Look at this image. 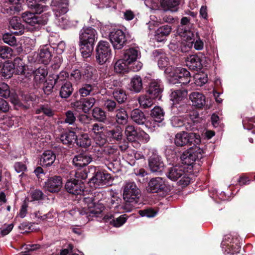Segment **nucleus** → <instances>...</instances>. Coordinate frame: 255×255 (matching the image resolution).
<instances>
[{"mask_svg": "<svg viewBox=\"0 0 255 255\" xmlns=\"http://www.w3.org/2000/svg\"><path fill=\"white\" fill-rule=\"evenodd\" d=\"M96 102V100L93 97L85 98L79 101H77L71 103V106L76 111H82L84 113H87L93 107Z\"/></svg>", "mask_w": 255, "mask_h": 255, "instance_id": "obj_14", "label": "nucleus"}, {"mask_svg": "<svg viewBox=\"0 0 255 255\" xmlns=\"http://www.w3.org/2000/svg\"><path fill=\"white\" fill-rule=\"evenodd\" d=\"M82 174V172L78 171L75 173V176L76 178H81L82 179L86 178V175L83 173L80 177V174ZM65 188L67 192L74 195H79L83 193L84 191V184L78 179H74L68 181L65 185Z\"/></svg>", "mask_w": 255, "mask_h": 255, "instance_id": "obj_9", "label": "nucleus"}, {"mask_svg": "<svg viewBox=\"0 0 255 255\" xmlns=\"http://www.w3.org/2000/svg\"><path fill=\"white\" fill-rule=\"evenodd\" d=\"M56 17L55 23L62 28L69 27L71 25L70 21L67 18V16L65 14H61V16Z\"/></svg>", "mask_w": 255, "mask_h": 255, "instance_id": "obj_47", "label": "nucleus"}, {"mask_svg": "<svg viewBox=\"0 0 255 255\" xmlns=\"http://www.w3.org/2000/svg\"><path fill=\"white\" fill-rule=\"evenodd\" d=\"M129 65L123 58L120 59L115 63L114 70L117 73H124L128 71Z\"/></svg>", "mask_w": 255, "mask_h": 255, "instance_id": "obj_36", "label": "nucleus"}, {"mask_svg": "<svg viewBox=\"0 0 255 255\" xmlns=\"http://www.w3.org/2000/svg\"><path fill=\"white\" fill-rule=\"evenodd\" d=\"M91 160V156L84 153L75 156L73 159V163L77 167H82L87 165Z\"/></svg>", "mask_w": 255, "mask_h": 255, "instance_id": "obj_24", "label": "nucleus"}, {"mask_svg": "<svg viewBox=\"0 0 255 255\" xmlns=\"http://www.w3.org/2000/svg\"><path fill=\"white\" fill-rule=\"evenodd\" d=\"M23 1L24 0H8V2L12 5L7 9L9 11L7 12L13 14L15 12L21 11L23 9L21 4Z\"/></svg>", "mask_w": 255, "mask_h": 255, "instance_id": "obj_37", "label": "nucleus"}, {"mask_svg": "<svg viewBox=\"0 0 255 255\" xmlns=\"http://www.w3.org/2000/svg\"><path fill=\"white\" fill-rule=\"evenodd\" d=\"M14 68L15 73L18 75H21L24 74L25 69V65L23 62L22 60L19 58H16L12 65Z\"/></svg>", "mask_w": 255, "mask_h": 255, "instance_id": "obj_38", "label": "nucleus"}, {"mask_svg": "<svg viewBox=\"0 0 255 255\" xmlns=\"http://www.w3.org/2000/svg\"><path fill=\"white\" fill-rule=\"evenodd\" d=\"M130 90L135 93H139L142 89V82L140 76H135L130 81Z\"/></svg>", "mask_w": 255, "mask_h": 255, "instance_id": "obj_32", "label": "nucleus"}, {"mask_svg": "<svg viewBox=\"0 0 255 255\" xmlns=\"http://www.w3.org/2000/svg\"><path fill=\"white\" fill-rule=\"evenodd\" d=\"M56 159L55 154L51 150L44 151L41 156L40 159V164L42 166H50L54 162Z\"/></svg>", "mask_w": 255, "mask_h": 255, "instance_id": "obj_25", "label": "nucleus"}, {"mask_svg": "<svg viewBox=\"0 0 255 255\" xmlns=\"http://www.w3.org/2000/svg\"><path fill=\"white\" fill-rule=\"evenodd\" d=\"M92 116L97 121L102 122H104L107 117L106 112L99 107H95L93 109Z\"/></svg>", "mask_w": 255, "mask_h": 255, "instance_id": "obj_45", "label": "nucleus"}, {"mask_svg": "<svg viewBox=\"0 0 255 255\" xmlns=\"http://www.w3.org/2000/svg\"><path fill=\"white\" fill-rule=\"evenodd\" d=\"M2 39L4 43L10 45L15 46L16 45V39L11 34L6 33L3 35Z\"/></svg>", "mask_w": 255, "mask_h": 255, "instance_id": "obj_54", "label": "nucleus"}, {"mask_svg": "<svg viewBox=\"0 0 255 255\" xmlns=\"http://www.w3.org/2000/svg\"><path fill=\"white\" fill-rule=\"evenodd\" d=\"M47 74V71L45 68L39 67L34 72L35 81L37 83L44 82Z\"/></svg>", "mask_w": 255, "mask_h": 255, "instance_id": "obj_44", "label": "nucleus"}, {"mask_svg": "<svg viewBox=\"0 0 255 255\" xmlns=\"http://www.w3.org/2000/svg\"><path fill=\"white\" fill-rule=\"evenodd\" d=\"M62 178L60 176H54L49 178L45 182V188L51 192L58 191L62 186Z\"/></svg>", "mask_w": 255, "mask_h": 255, "instance_id": "obj_19", "label": "nucleus"}, {"mask_svg": "<svg viewBox=\"0 0 255 255\" xmlns=\"http://www.w3.org/2000/svg\"><path fill=\"white\" fill-rule=\"evenodd\" d=\"M57 83L54 80L50 81H46L43 87V91L45 94L49 95L52 93L54 86Z\"/></svg>", "mask_w": 255, "mask_h": 255, "instance_id": "obj_56", "label": "nucleus"}, {"mask_svg": "<svg viewBox=\"0 0 255 255\" xmlns=\"http://www.w3.org/2000/svg\"><path fill=\"white\" fill-rule=\"evenodd\" d=\"M76 143L78 145L87 147L91 144V139L86 133L81 134L78 138L76 137Z\"/></svg>", "mask_w": 255, "mask_h": 255, "instance_id": "obj_46", "label": "nucleus"}, {"mask_svg": "<svg viewBox=\"0 0 255 255\" xmlns=\"http://www.w3.org/2000/svg\"><path fill=\"white\" fill-rule=\"evenodd\" d=\"M179 3L177 0H161L160 5L164 11H176Z\"/></svg>", "mask_w": 255, "mask_h": 255, "instance_id": "obj_31", "label": "nucleus"}, {"mask_svg": "<svg viewBox=\"0 0 255 255\" xmlns=\"http://www.w3.org/2000/svg\"><path fill=\"white\" fill-rule=\"evenodd\" d=\"M9 28L15 34L21 35L24 33V27L19 17L14 16L9 21Z\"/></svg>", "mask_w": 255, "mask_h": 255, "instance_id": "obj_22", "label": "nucleus"}, {"mask_svg": "<svg viewBox=\"0 0 255 255\" xmlns=\"http://www.w3.org/2000/svg\"><path fill=\"white\" fill-rule=\"evenodd\" d=\"M169 73V81L172 84L180 83L182 85H186L190 81V73L185 68L177 67L173 69Z\"/></svg>", "mask_w": 255, "mask_h": 255, "instance_id": "obj_4", "label": "nucleus"}, {"mask_svg": "<svg viewBox=\"0 0 255 255\" xmlns=\"http://www.w3.org/2000/svg\"><path fill=\"white\" fill-rule=\"evenodd\" d=\"M13 228V224H4L1 228H0V233L2 236L7 235L8 234L10 231L12 230Z\"/></svg>", "mask_w": 255, "mask_h": 255, "instance_id": "obj_61", "label": "nucleus"}, {"mask_svg": "<svg viewBox=\"0 0 255 255\" xmlns=\"http://www.w3.org/2000/svg\"><path fill=\"white\" fill-rule=\"evenodd\" d=\"M114 98L118 101L119 103H123L126 101L127 96L126 92L122 89H117L113 93Z\"/></svg>", "mask_w": 255, "mask_h": 255, "instance_id": "obj_49", "label": "nucleus"}, {"mask_svg": "<svg viewBox=\"0 0 255 255\" xmlns=\"http://www.w3.org/2000/svg\"><path fill=\"white\" fill-rule=\"evenodd\" d=\"M106 221H109L114 226L120 227L122 226L127 221V216L126 215H123L117 218L116 219L112 220V216H105L104 217Z\"/></svg>", "mask_w": 255, "mask_h": 255, "instance_id": "obj_41", "label": "nucleus"}, {"mask_svg": "<svg viewBox=\"0 0 255 255\" xmlns=\"http://www.w3.org/2000/svg\"><path fill=\"white\" fill-rule=\"evenodd\" d=\"M97 38V32L92 27H84L81 30L79 45L81 53L84 58H88L91 56L94 49V43Z\"/></svg>", "mask_w": 255, "mask_h": 255, "instance_id": "obj_1", "label": "nucleus"}, {"mask_svg": "<svg viewBox=\"0 0 255 255\" xmlns=\"http://www.w3.org/2000/svg\"><path fill=\"white\" fill-rule=\"evenodd\" d=\"M171 123L173 127H181L184 125L182 118L179 117H173L171 119Z\"/></svg>", "mask_w": 255, "mask_h": 255, "instance_id": "obj_60", "label": "nucleus"}, {"mask_svg": "<svg viewBox=\"0 0 255 255\" xmlns=\"http://www.w3.org/2000/svg\"><path fill=\"white\" fill-rule=\"evenodd\" d=\"M52 55L48 48L44 47L40 49L37 56V59L39 62L45 65L48 64L51 60Z\"/></svg>", "mask_w": 255, "mask_h": 255, "instance_id": "obj_30", "label": "nucleus"}, {"mask_svg": "<svg viewBox=\"0 0 255 255\" xmlns=\"http://www.w3.org/2000/svg\"><path fill=\"white\" fill-rule=\"evenodd\" d=\"M104 130V127L102 124L95 123L92 126L91 132L96 143L100 146L103 145L106 142Z\"/></svg>", "mask_w": 255, "mask_h": 255, "instance_id": "obj_15", "label": "nucleus"}, {"mask_svg": "<svg viewBox=\"0 0 255 255\" xmlns=\"http://www.w3.org/2000/svg\"><path fill=\"white\" fill-rule=\"evenodd\" d=\"M140 196V190L134 182H126L123 187V198L126 202L123 208L128 212L132 207L128 203L135 204L138 202Z\"/></svg>", "mask_w": 255, "mask_h": 255, "instance_id": "obj_3", "label": "nucleus"}, {"mask_svg": "<svg viewBox=\"0 0 255 255\" xmlns=\"http://www.w3.org/2000/svg\"><path fill=\"white\" fill-rule=\"evenodd\" d=\"M43 193L39 190H35L31 193V196L33 200H39L42 199Z\"/></svg>", "mask_w": 255, "mask_h": 255, "instance_id": "obj_64", "label": "nucleus"}, {"mask_svg": "<svg viewBox=\"0 0 255 255\" xmlns=\"http://www.w3.org/2000/svg\"><path fill=\"white\" fill-rule=\"evenodd\" d=\"M189 98L192 105L197 108H202L205 105V97L201 93L198 92H192L190 94Z\"/></svg>", "mask_w": 255, "mask_h": 255, "instance_id": "obj_23", "label": "nucleus"}, {"mask_svg": "<svg viewBox=\"0 0 255 255\" xmlns=\"http://www.w3.org/2000/svg\"><path fill=\"white\" fill-rule=\"evenodd\" d=\"M96 58L98 62L103 65L112 56V50L109 43L106 41H100L96 47Z\"/></svg>", "mask_w": 255, "mask_h": 255, "instance_id": "obj_7", "label": "nucleus"}, {"mask_svg": "<svg viewBox=\"0 0 255 255\" xmlns=\"http://www.w3.org/2000/svg\"><path fill=\"white\" fill-rule=\"evenodd\" d=\"M148 166L152 172H161L164 167L160 156L156 153L153 154L148 159Z\"/></svg>", "mask_w": 255, "mask_h": 255, "instance_id": "obj_17", "label": "nucleus"}, {"mask_svg": "<svg viewBox=\"0 0 255 255\" xmlns=\"http://www.w3.org/2000/svg\"><path fill=\"white\" fill-rule=\"evenodd\" d=\"M138 213L141 216L147 217L148 218L153 217L156 214V212L151 209H146L139 210Z\"/></svg>", "mask_w": 255, "mask_h": 255, "instance_id": "obj_57", "label": "nucleus"}, {"mask_svg": "<svg viewBox=\"0 0 255 255\" xmlns=\"http://www.w3.org/2000/svg\"><path fill=\"white\" fill-rule=\"evenodd\" d=\"M187 95L186 90H178L173 91L171 94V100L175 103H178L185 99Z\"/></svg>", "mask_w": 255, "mask_h": 255, "instance_id": "obj_43", "label": "nucleus"}, {"mask_svg": "<svg viewBox=\"0 0 255 255\" xmlns=\"http://www.w3.org/2000/svg\"><path fill=\"white\" fill-rule=\"evenodd\" d=\"M66 118L65 123L69 124V125L73 124L75 120L76 117L71 111H68L65 113Z\"/></svg>", "mask_w": 255, "mask_h": 255, "instance_id": "obj_58", "label": "nucleus"}, {"mask_svg": "<svg viewBox=\"0 0 255 255\" xmlns=\"http://www.w3.org/2000/svg\"><path fill=\"white\" fill-rule=\"evenodd\" d=\"M148 190L151 193L168 192L169 187L161 177L152 178L148 182Z\"/></svg>", "mask_w": 255, "mask_h": 255, "instance_id": "obj_13", "label": "nucleus"}, {"mask_svg": "<svg viewBox=\"0 0 255 255\" xmlns=\"http://www.w3.org/2000/svg\"><path fill=\"white\" fill-rule=\"evenodd\" d=\"M196 36L197 39L194 43V47L197 50H201L204 47V42L200 38L198 32H196Z\"/></svg>", "mask_w": 255, "mask_h": 255, "instance_id": "obj_63", "label": "nucleus"}, {"mask_svg": "<svg viewBox=\"0 0 255 255\" xmlns=\"http://www.w3.org/2000/svg\"><path fill=\"white\" fill-rule=\"evenodd\" d=\"M108 137L111 141H121L123 138V129L120 126L109 130L107 132Z\"/></svg>", "mask_w": 255, "mask_h": 255, "instance_id": "obj_27", "label": "nucleus"}, {"mask_svg": "<svg viewBox=\"0 0 255 255\" xmlns=\"http://www.w3.org/2000/svg\"><path fill=\"white\" fill-rule=\"evenodd\" d=\"M156 56L158 65L159 68H163L168 65V59L165 54L161 53Z\"/></svg>", "mask_w": 255, "mask_h": 255, "instance_id": "obj_55", "label": "nucleus"}, {"mask_svg": "<svg viewBox=\"0 0 255 255\" xmlns=\"http://www.w3.org/2000/svg\"><path fill=\"white\" fill-rule=\"evenodd\" d=\"M179 31L183 40L189 42L188 44L189 47L192 46L195 40V33H196V32H198L192 27H190L189 29L180 28Z\"/></svg>", "mask_w": 255, "mask_h": 255, "instance_id": "obj_21", "label": "nucleus"}, {"mask_svg": "<svg viewBox=\"0 0 255 255\" xmlns=\"http://www.w3.org/2000/svg\"><path fill=\"white\" fill-rule=\"evenodd\" d=\"M125 134L128 141H132L135 140L137 133L134 127L131 125H128L126 127L125 130Z\"/></svg>", "mask_w": 255, "mask_h": 255, "instance_id": "obj_48", "label": "nucleus"}, {"mask_svg": "<svg viewBox=\"0 0 255 255\" xmlns=\"http://www.w3.org/2000/svg\"><path fill=\"white\" fill-rule=\"evenodd\" d=\"M162 92V87L158 81H152L149 85L147 93L153 99H161Z\"/></svg>", "mask_w": 255, "mask_h": 255, "instance_id": "obj_20", "label": "nucleus"}, {"mask_svg": "<svg viewBox=\"0 0 255 255\" xmlns=\"http://www.w3.org/2000/svg\"><path fill=\"white\" fill-rule=\"evenodd\" d=\"M151 116L153 118L151 121H148L146 123V127L151 128V127L155 128L157 126L156 123H160L164 120V112L159 107H154L151 111Z\"/></svg>", "mask_w": 255, "mask_h": 255, "instance_id": "obj_16", "label": "nucleus"}, {"mask_svg": "<svg viewBox=\"0 0 255 255\" xmlns=\"http://www.w3.org/2000/svg\"><path fill=\"white\" fill-rule=\"evenodd\" d=\"M95 86L91 84H84L79 90L80 95L82 97H86L89 95L94 90Z\"/></svg>", "mask_w": 255, "mask_h": 255, "instance_id": "obj_50", "label": "nucleus"}, {"mask_svg": "<svg viewBox=\"0 0 255 255\" xmlns=\"http://www.w3.org/2000/svg\"><path fill=\"white\" fill-rule=\"evenodd\" d=\"M13 69L12 64L7 63L2 65L1 73L2 76L6 78H10L13 72Z\"/></svg>", "mask_w": 255, "mask_h": 255, "instance_id": "obj_51", "label": "nucleus"}, {"mask_svg": "<svg viewBox=\"0 0 255 255\" xmlns=\"http://www.w3.org/2000/svg\"><path fill=\"white\" fill-rule=\"evenodd\" d=\"M82 202H83V207L82 209H79L77 211H71V212L72 214L75 211L77 214L85 216L88 221L91 220L92 217H99L105 209L103 204L99 202L94 203L92 198H85Z\"/></svg>", "mask_w": 255, "mask_h": 255, "instance_id": "obj_2", "label": "nucleus"}, {"mask_svg": "<svg viewBox=\"0 0 255 255\" xmlns=\"http://www.w3.org/2000/svg\"><path fill=\"white\" fill-rule=\"evenodd\" d=\"M14 169L17 173L21 172L19 176L24 175V172L26 170V167L25 164L21 162H16L14 164Z\"/></svg>", "mask_w": 255, "mask_h": 255, "instance_id": "obj_59", "label": "nucleus"}, {"mask_svg": "<svg viewBox=\"0 0 255 255\" xmlns=\"http://www.w3.org/2000/svg\"><path fill=\"white\" fill-rule=\"evenodd\" d=\"M139 55V52L136 48H129L127 49L124 55L123 59L129 64L135 62Z\"/></svg>", "mask_w": 255, "mask_h": 255, "instance_id": "obj_26", "label": "nucleus"}, {"mask_svg": "<svg viewBox=\"0 0 255 255\" xmlns=\"http://www.w3.org/2000/svg\"><path fill=\"white\" fill-rule=\"evenodd\" d=\"M200 142V136L193 132L182 131L177 133L174 139L175 144L178 146L191 145Z\"/></svg>", "mask_w": 255, "mask_h": 255, "instance_id": "obj_5", "label": "nucleus"}, {"mask_svg": "<svg viewBox=\"0 0 255 255\" xmlns=\"http://www.w3.org/2000/svg\"><path fill=\"white\" fill-rule=\"evenodd\" d=\"M105 106L110 112L113 111L116 107V102L112 100H107L105 102Z\"/></svg>", "mask_w": 255, "mask_h": 255, "instance_id": "obj_62", "label": "nucleus"}, {"mask_svg": "<svg viewBox=\"0 0 255 255\" xmlns=\"http://www.w3.org/2000/svg\"><path fill=\"white\" fill-rule=\"evenodd\" d=\"M12 54V50L7 46L0 47V57L3 59L9 58Z\"/></svg>", "mask_w": 255, "mask_h": 255, "instance_id": "obj_52", "label": "nucleus"}, {"mask_svg": "<svg viewBox=\"0 0 255 255\" xmlns=\"http://www.w3.org/2000/svg\"><path fill=\"white\" fill-rule=\"evenodd\" d=\"M76 137L77 136L74 131H67L61 134L60 140L63 144L69 145L74 141H76Z\"/></svg>", "mask_w": 255, "mask_h": 255, "instance_id": "obj_33", "label": "nucleus"}, {"mask_svg": "<svg viewBox=\"0 0 255 255\" xmlns=\"http://www.w3.org/2000/svg\"><path fill=\"white\" fill-rule=\"evenodd\" d=\"M131 119L138 125H142L145 121V117L142 112L138 109L133 110L130 114Z\"/></svg>", "mask_w": 255, "mask_h": 255, "instance_id": "obj_34", "label": "nucleus"}, {"mask_svg": "<svg viewBox=\"0 0 255 255\" xmlns=\"http://www.w3.org/2000/svg\"><path fill=\"white\" fill-rule=\"evenodd\" d=\"M109 38L115 49H121L127 42L125 33L120 29L114 30L111 32Z\"/></svg>", "mask_w": 255, "mask_h": 255, "instance_id": "obj_12", "label": "nucleus"}, {"mask_svg": "<svg viewBox=\"0 0 255 255\" xmlns=\"http://www.w3.org/2000/svg\"><path fill=\"white\" fill-rule=\"evenodd\" d=\"M37 16L33 12L26 11L21 14L23 20L33 27L32 29H39L41 25H45L48 21V17L46 15Z\"/></svg>", "mask_w": 255, "mask_h": 255, "instance_id": "obj_6", "label": "nucleus"}, {"mask_svg": "<svg viewBox=\"0 0 255 255\" xmlns=\"http://www.w3.org/2000/svg\"><path fill=\"white\" fill-rule=\"evenodd\" d=\"M38 1L31 0V1H28V7L33 10L36 13L40 14L47 9V6L45 5L40 4L37 2Z\"/></svg>", "mask_w": 255, "mask_h": 255, "instance_id": "obj_39", "label": "nucleus"}, {"mask_svg": "<svg viewBox=\"0 0 255 255\" xmlns=\"http://www.w3.org/2000/svg\"><path fill=\"white\" fill-rule=\"evenodd\" d=\"M10 96V91L8 85L4 83H0V96L7 98Z\"/></svg>", "mask_w": 255, "mask_h": 255, "instance_id": "obj_53", "label": "nucleus"}, {"mask_svg": "<svg viewBox=\"0 0 255 255\" xmlns=\"http://www.w3.org/2000/svg\"><path fill=\"white\" fill-rule=\"evenodd\" d=\"M51 5L55 16L65 14L68 11V0H52Z\"/></svg>", "mask_w": 255, "mask_h": 255, "instance_id": "obj_18", "label": "nucleus"}, {"mask_svg": "<svg viewBox=\"0 0 255 255\" xmlns=\"http://www.w3.org/2000/svg\"><path fill=\"white\" fill-rule=\"evenodd\" d=\"M116 120L120 125H125L127 123L128 116L125 109L120 108L116 111Z\"/></svg>", "mask_w": 255, "mask_h": 255, "instance_id": "obj_42", "label": "nucleus"}, {"mask_svg": "<svg viewBox=\"0 0 255 255\" xmlns=\"http://www.w3.org/2000/svg\"><path fill=\"white\" fill-rule=\"evenodd\" d=\"M150 96L142 95L139 97L138 101L140 106L143 108H148L153 104V100Z\"/></svg>", "mask_w": 255, "mask_h": 255, "instance_id": "obj_40", "label": "nucleus"}, {"mask_svg": "<svg viewBox=\"0 0 255 255\" xmlns=\"http://www.w3.org/2000/svg\"><path fill=\"white\" fill-rule=\"evenodd\" d=\"M186 64L187 66L192 70L200 69L202 68L200 58L196 55L188 57L186 60Z\"/></svg>", "mask_w": 255, "mask_h": 255, "instance_id": "obj_29", "label": "nucleus"}, {"mask_svg": "<svg viewBox=\"0 0 255 255\" xmlns=\"http://www.w3.org/2000/svg\"><path fill=\"white\" fill-rule=\"evenodd\" d=\"M167 177L173 181H176L179 178L181 179L178 182V184L184 187L190 183V178L186 175L184 171V168L180 166H175L170 168L167 172Z\"/></svg>", "mask_w": 255, "mask_h": 255, "instance_id": "obj_8", "label": "nucleus"}, {"mask_svg": "<svg viewBox=\"0 0 255 255\" xmlns=\"http://www.w3.org/2000/svg\"><path fill=\"white\" fill-rule=\"evenodd\" d=\"M111 176L110 174L97 172L89 182L90 186L94 188H100L110 184Z\"/></svg>", "mask_w": 255, "mask_h": 255, "instance_id": "obj_11", "label": "nucleus"}, {"mask_svg": "<svg viewBox=\"0 0 255 255\" xmlns=\"http://www.w3.org/2000/svg\"><path fill=\"white\" fill-rule=\"evenodd\" d=\"M203 150L198 147L194 149H190L185 151L180 156L181 160L183 164L185 165H191L194 161L202 158Z\"/></svg>", "mask_w": 255, "mask_h": 255, "instance_id": "obj_10", "label": "nucleus"}, {"mask_svg": "<svg viewBox=\"0 0 255 255\" xmlns=\"http://www.w3.org/2000/svg\"><path fill=\"white\" fill-rule=\"evenodd\" d=\"M73 90L72 84L70 82L66 81L62 84L60 96L62 98H67L72 94Z\"/></svg>", "mask_w": 255, "mask_h": 255, "instance_id": "obj_35", "label": "nucleus"}, {"mask_svg": "<svg viewBox=\"0 0 255 255\" xmlns=\"http://www.w3.org/2000/svg\"><path fill=\"white\" fill-rule=\"evenodd\" d=\"M171 31V26L166 25L160 26L155 31V38L158 41H163Z\"/></svg>", "mask_w": 255, "mask_h": 255, "instance_id": "obj_28", "label": "nucleus"}]
</instances>
